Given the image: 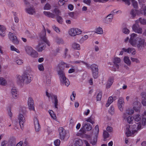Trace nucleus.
Instances as JSON below:
<instances>
[{
	"instance_id": "obj_1",
	"label": "nucleus",
	"mask_w": 146,
	"mask_h": 146,
	"mask_svg": "<svg viewBox=\"0 0 146 146\" xmlns=\"http://www.w3.org/2000/svg\"><path fill=\"white\" fill-rule=\"evenodd\" d=\"M137 35L135 33H133L130 35L129 39L128 37L124 39V42L127 43L128 41L131 45L136 47L138 50L141 52L142 51L146 46V41L145 39L140 38H137Z\"/></svg>"
},
{
	"instance_id": "obj_41",
	"label": "nucleus",
	"mask_w": 146,
	"mask_h": 146,
	"mask_svg": "<svg viewBox=\"0 0 146 146\" xmlns=\"http://www.w3.org/2000/svg\"><path fill=\"white\" fill-rule=\"evenodd\" d=\"M129 53H131L133 55H135L136 54V50L133 48H129Z\"/></svg>"
},
{
	"instance_id": "obj_59",
	"label": "nucleus",
	"mask_w": 146,
	"mask_h": 146,
	"mask_svg": "<svg viewBox=\"0 0 146 146\" xmlns=\"http://www.w3.org/2000/svg\"><path fill=\"white\" fill-rule=\"evenodd\" d=\"M99 132L98 126V125H96L95 127V133L96 135H98Z\"/></svg>"
},
{
	"instance_id": "obj_31",
	"label": "nucleus",
	"mask_w": 146,
	"mask_h": 146,
	"mask_svg": "<svg viewBox=\"0 0 146 146\" xmlns=\"http://www.w3.org/2000/svg\"><path fill=\"white\" fill-rule=\"evenodd\" d=\"M97 94L96 96V99L97 101L100 100L102 97V92L100 91H97L96 92Z\"/></svg>"
},
{
	"instance_id": "obj_61",
	"label": "nucleus",
	"mask_w": 146,
	"mask_h": 146,
	"mask_svg": "<svg viewBox=\"0 0 146 146\" xmlns=\"http://www.w3.org/2000/svg\"><path fill=\"white\" fill-rule=\"evenodd\" d=\"M141 103L143 106H146V98H142Z\"/></svg>"
},
{
	"instance_id": "obj_47",
	"label": "nucleus",
	"mask_w": 146,
	"mask_h": 146,
	"mask_svg": "<svg viewBox=\"0 0 146 146\" xmlns=\"http://www.w3.org/2000/svg\"><path fill=\"white\" fill-rule=\"evenodd\" d=\"M131 59L132 62H135L136 63H139L140 62L139 60L137 58L131 57Z\"/></svg>"
},
{
	"instance_id": "obj_22",
	"label": "nucleus",
	"mask_w": 146,
	"mask_h": 146,
	"mask_svg": "<svg viewBox=\"0 0 146 146\" xmlns=\"http://www.w3.org/2000/svg\"><path fill=\"white\" fill-rule=\"evenodd\" d=\"M113 16L112 14H110L108 15L105 19V23L106 24H109L112 21Z\"/></svg>"
},
{
	"instance_id": "obj_36",
	"label": "nucleus",
	"mask_w": 146,
	"mask_h": 146,
	"mask_svg": "<svg viewBox=\"0 0 146 146\" xmlns=\"http://www.w3.org/2000/svg\"><path fill=\"white\" fill-rule=\"evenodd\" d=\"M65 64V63L63 61H61L60 63L58 65L57 68V70H61V69L62 68V66Z\"/></svg>"
},
{
	"instance_id": "obj_49",
	"label": "nucleus",
	"mask_w": 146,
	"mask_h": 146,
	"mask_svg": "<svg viewBox=\"0 0 146 146\" xmlns=\"http://www.w3.org/2000/svg\"><path fill=\"white\" fill-rule=\"evenodd\" d=\"M51 6L48 3H47L45 5L44 9V10H49L50 9Z\"/></svg>"
},
{
	"instance_id": "obj_4",
	"label": "nucleus",
	"mask_w": 146,
	"mask_h": 146,
	"mask_svg": "<svg viewBox=\"0 0 146 146\" xmlns=\"http://www.w3.org/2000/svg\"><path fill=\"white\" fill-rule=\"evenodd\" d=\"M57 72L61 83L64 84L66 86H68L70 84V82L65 77V73L64 71L62 70H58Z\"/></svg>"
},
{
	"instance_id": "obj_37",
	"label": "nucleus",
	"mask_w": 146,
	"mask_h": 146,
	"mask_svg": "<svg viewBox=\"0 0 146 146\" xmlns=\"http://www.w3.org/2000/svg\"><path fill=\"white\" fill-rule=\"evenodd\" d=\"M73 48L75 49L80 50V46L79 44L76 43H74L72 46Z\"/></svg>"
},
{
	"instance_id": "obj_20",
	"label": "nucleus",
	"mask_w": 146,
	"mask_h": 146,
	"mask_svg": "<svg viewBox=\"0 0 146 146\" xmlns=\"http://www.w3.org/2000/svg\"><path fill=\"white\" fill-rule=\"evenodd\" d=\"M34 123L35 125V129L36 132H39L40 129V127L38 121L36 118L34 119Z\"/></svg>"
},
{
	"instance_id": "obj_52",
	"label": "nucleus",
	"mask_w": 146,
	"mask_h": 146,
	"mask_svg": "<svg viewBox=\"0 0 146 146\" xmlns=\"http://www.w3.org/2000/svg\"><path fill=\"white\" fill-rule=\"evenodd\" d=\"M11 49L12 51H16L17 53H19L20 52L16 48H15V47L13 45H12L11 46Z\"/></svg>"
},
{
	"instance_id": "obj_46",
	"label": "nucleus",
	"mask_w": 146,
	"mask_h": 146,
	"mask_svg": "<svg viewBox=\"0 0 146 146\" xmlns=\"http://www.w3.org/2000/svg\"><path fill=\"white\" fill-rule=\"evenodd\" d=\"M93 118L92 116H90L89 118L86 119V121L88 122H90L92 124H93L94 122L93 120Z\"/></svg>"
},
{
	"instance_id": "obj_55",
	"label": "nucleus",
	"mask_w": 146,
	"mask_h": 146,
	"mask_svg": "<svg viewBox=\"0 0 146 146\" xmlns=\"http://www.w3.org/2000/svg\"><path fill=\"white\" fill-rule=\"evenodd\" d=\"M61 49V48L60 47L57 48L54 51V53L55 55H56L57 54L60 52Z\"/></svg>"
},
{
	"instance_id": "obj_16",
	"label": "nucleus",
	"mask_w": 146,
	"mask_h": 146,
	"mask_svg": "<svg viewBox=\"0 0 146 146\" xmlns=\"http://www.w3.org/2000/svg\"><path fill=\"white\" fill-rule=\"evenodd\" d=\"M11 93L12 97L15 99H16L17 98L18 95L17 90L15 87H13L11 90Z\"/></svg>"
},
{
	"instance_id": "obj_50",
	"label": "nucleus",
	"mask_w": 146,
	"mask_h": 146,
	"mask_svg": "<svg viewBox=\"0 0 146 146\" xmlns=\"http://www.w3.org/2000/svg\"><path fill=\"white\" fill-rule=\"evenodd\" d=\"M56 17L57 21L60 23H62V19L60 16H57Z\"/></svg>"
},
{
	"instance_id": "obj_42",
	"label": "nucleus",
	"mask_w": 146,
	"mask_h": 146,
	"mask_svg": "<svg viewBox=\"0 0 146 146\" xmlns=\"http://www.w3.org/2000/svg\"><path fill=\"white\" fill-rule=\"evenodd\" d=\"M133 5L135 9H137L138 7L137 2L135 0H131Z\"/></svg>"
},
{
	"instance_id": "obj_56",
	"label": "nucleus",
	"mask_w": 146,
	"mask_h": 146,
	"mask_svg": "<svg viewBox=\"0 0 146 146\" xmlns=\"http://www.w3.org/2000/svg\"><path fill=\"white\" fill-rule=\"evenodd\" d=\"M54 11L57 16H59L60 15V12L57 9H54Z\"/></svg>"
},
{
	"instance_id": "obj_30",
	"label": "nucleus",
	"mask_w": 146,
	"mask_h": 146,
	"mask_svg": "<svg viewBox=\"0 0 146 146\" xmlns=\"http://www.w3.org/2000/svg\"><path fill=\"white\" fill-rule=\"evenodd\" d=\"M124 62L128 66H130L131 64V61L129 57L128 56H125L124 58Z\"/></svg>"
},
{
	"instance_id": "obj_45",
	"label": "nucleus",
	"mask_w": 146,
	"mask_h": 146,
	"mask_svg": "<svg viewBox=\"0 0 146 146\" xmlns=\"http://www.w3.org/2000/svg\"><path fill=\"white\" fill-rule=\"evenodd\" d=\"M122 31L123 33L127 35L128 34L130 33L129 30L126 28H123Z\"/></svg>"
},
{
	"instance_id": "obj_17",
	"label": "nucleus",
	"mask_w": 146,
	"mask_h": 146,
	"mask_svg": "<svg viewBox=\"0 0 146 146\" xmlns=\"http://www.w3.org/2000/svg\"><path fill=\"white\" fill-rule=\"evenodd\" d=\"M136 24H134L132 26V29L135 33L141 34L142 33V30L141 27H138L136 25Z\"/></svg>"
},
{
	"instance_id": "obj_3",
	"label": "nucleus",
	"mask_w": 146,
	"mask_h": 146,
	"mask_svg": "<svg viewBox=\"0 0 146 146\" xmlns=\"http://www.w3.org/2000/svg\"><path fill=\"white\" fill-rule=\"evenodd\" d=\"M32 75L26 73H25L23 75L19 76L17 77V81L19 83L25 82L27 84L30 83L32 80Z\"/></svg>"
},
{
	"instance_id": "obj_15",
	"label": "nucleus",
	"mask_w": 146,
	"mask_h": 146,
	"mask_svg": "<svg viewBox=\"0 0 146 146\" xmlns=\"http://www.w3.org/2000/svg\"><path fill=\"white\" fill-rule=\"evenodd\" d=\"M46 48V46L42 42H40L39 44L37 45L35 47V48L39 52H41Z\"/></svg>"
},
{
	"instance_id": "obj_48",
	"label": "nucleus",
	"mask_w": 146,
	"mask_h": 146,
	"mask_svg": "<svg viewBox=\"0 0 146 146\" xmlns=\"http://www.w3.org/2000/svg\"><path fill=\"white\" fill-rule=\"evenodd\" d=\"M68 0H59L58 3L59 5L61 6L63 5L65 2H67Z\"/></svg>"
},
{
	"instance_id": "obj_10",
	"label": "nucleus",
	"mask_w": 146,
	"mask_h": 146,
	"mask_svg": "<svg viewBox=\"0 0 146 146\" xmlns=\"http://www.w3.org/2000/svg\"><path fill=\"white\" fill-rule=\"evenodd\" d=\"M44 30H43L40 33V40L43 41L45 42L49 46L50 45L49 42L47 40V38L46 37V33L45 29L44 27H43Z\"/></svg>"
},
{
	"instance_id": "obj_23",
	"label": "nucleus",
	"mask_w": 146,
	"mask_h": 146,
	"mask_svg": "<svg viewBox=\"0 0 146 146\" xmlns=\"http://www.w3.org/2000/svg\"><path fill=\"white\" fill-rule=\"evenodd\" d=\"M26 11L27 13L30 15H33L35 13V10L33 6L26 8Z\"/></svg>"
},
{
	"instance_id": "obj_2",
	"label": "nucleus",
	"mask_w": 146,
	"mask_h": 146,
	"mask_svg": "<svg viewBox=\"0 0 146 146\" xmlns=\"http://www.w3.org/2000/svg\"><path fill=\"white\" fill-rule=\"evenodd\" d=\"M137 125H127L125 128V133L127 137H129L132 135L137 133V131L140 130L141 128V124L140 123H139Z\"/></svg>"
},
{
	"instance_id": "obj_11",
	"label": "nucleus",
	"mask_w": 146,
	"mask_h": 146,
	"mask_svg": "<svg viewBox=\"0 0 146 146\" xmlns=\"http://www.w3.org/2000/svg\"><path fill=\"white\" fill-rule=\"evenodd\" d=\"M46 96L49 98H54V106L56 108H57V105L58 103V100L56 96L52 94H50L48 93L47 92H46Z\"/></svg>"
},
{
	"instance_id": "obj_18",
	"label": "nucleus",
	"mask_w": 146,
	"mask_h": 146,
	"mask_svg": "<svg viewBox=\"0 0 146 146\" xmlns=\"http://www.w3.org/2000/svg\"><path fill=\"white\" fill-rule=\"evenodd\" d=\"M92 127L90 124L88 123H86L83 127V129H84L83 132V133H84L85 131H90L92 130Z\"/></svg>"
},
{
	"instance_id": "obj_13",
	"label": "nucleus",
	"mask_w": 146,
	"mask_h": 146,
	"mask_svg": "<svg viewBox=\"0 0 146 146\" xmlns=\"http://www.w3.org/2000/svg\"><path fill=\"white\" fill-rule=\"evenodd\" d=\"M18 120L21 128L23 127V124L25 121L24 116L23 114L20 113L19 115Z\"/></svg>"
},
{
	"instance_id": "obj_63",
	"label": "nucleus",
	"mask_w": 146,
	"mask_h": 146,
	"mask_svg": "<svg viewBox=\"0 0 146 146\" xmlns=\"http://www.w3.org/2000/svg\"><path fill=\"white\" fill-rule=\"evenodd\" d=\"M16 62L18 65H21L23 63V60L21 59L17 60Z\"/></svg>"
},
{
	"instance_id": "obj_29",
	"label": "nucleus",
	"mask_w": 146,
	"mask_h": 146,
	"mask_svg": "<svg viewBox=\"0 0 146 146\" xmlns=\"http://www.w3.org/2000/svg\"><path fill=\"white\" fill-rule=\"evenodd\" d=\"M113 80L114 78L113 77H110L106 85L107 88H108L110 87L112 84Z\"/></svg>"
},
{
	"instance_id": "obj_53",
	"label": "nucleus",
	"mask_w": 146,
	"mask_h": 146,
	"mask_svg": "<svg viewBox=\"0 0 146 146\" xmlns=\"http://www.w3.org/2000/svg\"><path fill=\"white\" fill-rule=\"evenodd\" d=\"M54 143L56 146H58L60 144V140L57 139L54 141Z\"/></svg>"
},
{
	"instance_id": "obj_54",
	"label": "nucleus",
	"mask_w": 146,
	"mask_h": 146,
	"mask_svg": "<svg viewBox=\"0 0 146 146\" xmlns=\"http://www.w3.org/2000/svg\"><path fill=\"white\" fill-rule=\"evenodd\" d=\"M38 70L40 71H43L44 70V67L42 64H40L38 66Z\"/></svg>"
},
{
	"instance_id": "obj_35",
	"label": "nucleus",
	"mask_w": 146,
	"mask_h": 146,
	"mask_svg": "<svg viewBox=\"0 0 146 146\" xmlns=\"http://www.w3.org/2000/svg\"><path fill=\"white\" fill-rule=\"evenodd\" d=\"M95 33L101 35L103 33L102 29L100 27H98L95 29Z\"/></svg>"
},
{
	"instance_id": "obj_33",
	"label": "nucleus",
	"mask_w": 146,
	"mask_h": 146,
	"mask_svg": "<svg viewBox=\"0 0 146 146\" xmlns=\"http://www.w3.org/2000/svg\"><path fill=\"white\" fill-rule=\"evenodd\" d=\"M43 13L46 16H47L49 17L53 18L55 17V15L50 12L44 11V12Z\"/></svg>"
},
{
	"instance_id": "obj_60",
	"label": "nucleus",
	"mask_w": 146,
	"mask_h": 146,
	"mask_svg": "<svg viewBox=\"0 0 146 146\" xmlns=\"http://www.w3.org/2000/svg\"><path fill=\"white\" fill-rule=\"evenodd\" d=\"M56 42L58 44H62L63 43V40L62 39L59 38H57Z\"/></svg>"
},
{
	"instance_id": "obj_58",
	"label": "nucleus",
	"mask_w": 146,
	"mask_h": 146,
	"mask_svg": "<svg viewBox=\"0 0 146 146\" xmlns=\"http://www.w3.org/2000/svg\"><path fill=\"white\" fill-rule=\"evenodd\" d=\"M52 28L53 29L56 31L57 33H59L60 32L59 29L55 25H54L52 26Z\"/></svg>"
},
{
	"instance_id": "obj_34",
	"label": "nucleus",
	"mask_w": 146,
	"mask_h": 146,
	"mask_svg": "<svg viewBox=\"0 0 146 146\" xmlns=\"http://www.w3.org/2000/svg\"><path fill=\"white\" fill-rule=\"evenodd\" d=\"M29 55L33 58H37L38 57V54L37 52L34 50Z\"/></svg>"
},
{
	"instance_id": "obj_26",
	"label": "nucleus",
	"mask_w": 146,
	"mask_h": 146,
	"mask_svg": "<svg viewBox=\"0 0 146 146\" xmlns=\"http://www.w3.org/2000/svg\"><path fill=\"white\" fill-rule=\"evenodd\" d=\"M83 144V142L81 140L76 139L75 140V143L71 146H81Z\"/></svg>"
},
{
	"instance_id": "obj_19",
	"label": "nucleus",
	"mask_w": 146,
	"mask_h": 146,
	"mask_svg": "<svg viewBox=\"0 0 146 146\" xmlns=\"http://www.w3.org/2000/svg\"><path fill=\"white\" fill-rule=\"evenodd\" d=\"M134 113V111L133 110L128 109L126 110L125 113H124L123 115V117L125 119L127 117V115L132 114Z\"/></svg>"
},
{
	"instance_id": "obj_7",
	"label": "nucleus",
	"mask_w": 146,
	"mask_h": 146,
	"mask_svg": "<svg viewBox=\"0 0 146 146\" xmlns=\"http://www.w3.org/2000/svg\"><path fill=\"white\" fill-rule=\"evenodd\" d=\"M121 62V59L118 57H115L113 60L114 65L113 67L112 70L115 71L119 68V64Z\"/></svg>"
},
{
	"instance_id": "obj_14",
	"label": "nucleus",
	"mask_w": 146,
	"mask_h": 146,
	"mask_svg": "<svg viewBox=\"0 0 146 146\" xmlns=\"http://www.w3.org/2000/svg\"><path fill=\"white\" fill-rule=\"evenodd\" d=\"M28 103L29 109L30 110H35V108L34 102L33 99L31 98H29Z\"/></svg>"
},
{
	"instance_id": "obj_8",
	"label": "nucleus",
	"mask_w": 146,
	"mask_h": 146,
	"mask_svg": "<svg viewBox=\"0 0 146 146\" xmlns=\"http://www.w3.org/2000/svg\"><path fill=\"white\" fill-rule=\"evenodd\" d=\"M59 134V138L62 140H64L66 136L67 133L66 131L62 127H60L58 129Z\"/></svg>"
},
{
	"instance_id": "obj_32",
	"label": "nucleus",
	"mask_w": 146,
	"mask_h": 146,
	"mask_svg": "<svg viewBox=\"0 0 146 146\" xmlns=\"http://www.w3.org/2000/svg\"><path fill=\"white\" fill-rule=\"evenodd\" d=\"M133 119L136 121H138L141 119V116L139 114H137L134 115L133 116Z\"/></svg>"
},
{
	"instance_id": "obj_6",
	"label": "nucleus",
	"mask_w": 146,
	"mask_h": 146,
	"mask_svg": "<svg viewBox=\"0 0 146 146\" xmlns=\"http://www.w3.org/2000/svg\"><path fill=\"white\" fill-rule=\"evenodd\" d=\"M82 31L81 30L78 28H72L68 31L69 35L72 36H75L77 35L81 34Z\"/></svg>"
},
{
	"instance_id": "obj_24",
	"label": "nucleus",
	"mask_w": 146,
	"mask_h": 146,
	"mask_svg": "<svg viewBox=\"0 0 146 146\" xmlns=\"http://www.w3.org/2000/svg\"><path fill=\"white\" fill-rule=\"evenodd\" d=\"M139 12L140 14H143L146 16V6L143 5L141 9L138 10V13Z\"/></svg>"
},
{
	"instance_id": "obj_39",
	"label": "nucleus",
	"mask_w": 146,
	"mask_h": 146,
	"mask_svg": "<svg viewBox=\"0 0 146 146\" xmlns=\"http://www.w3.org/2000/svg\"><path fill=\"white\" fill-rule=\"evenodd\" d=\"M51 117L54 119H56V116L55 114L52 110H50L48 111Z\"/></svg>"
},
{
	"instance_id": "obj_27",
	"label": "nucleus",
	"mask_w": 146,
	"mask_h": 146,
	"mask_svg": "<svg viewBox=\"0 0 146 146\" xmlns=\"http://www.w3.org/2000/svg\"><path fill=\"white\" fill-rule=\"evenodd\" d=\"M6 28L3 26L1 25L0 27V35L4 37L5 36V32Z\"/></svg>"
},
{
	"instance_id": "obj_40",
	"label": "nucleus",
	"mask_w": 146,
	"mask_h": 146,
	"mask_svg": "<svg viewBox=\"0 0 146 146\" xmlns=\"http://www.w3.org/2000/svg\"><path fill=\"white\" fill-rule=\"evenodd\" d=\"M7 146H14V142L12 139H10L7 142Z\"/></svg>"
},
{
	"instance_id": "obj_64",
	"label": "nucleus",
	"mask_w": 146,
	"mask_h": 146,
	"mask_svg": "<svg viewBox=\"0 0 146 146\" xmlns=\"http://www.w3.org/2000/svg\"><path fill=\"white\" fill-rule=\"evenodd\" d=\"M88 36L87 35H85L81 38L80 39V41H83L85 40L88 39Z\"/></svg>"
},
{
	"instance_id": "obj_21",
	"label": "nucleus",
	"mask_w": 146,
	"mask_h": 146,
	"mask_svg": "<svg viewBox=\"0 0 146 146\" xmlns=\"http://www.w3.org/2000/svg\"><path fill=\"white\" fill-rule=\"evenodd\" d=\"M140 23L141 25H146V19L145 18L140 17L135 21V24L137 25Z\"/></svg>"
},
{
	"instance_id": "obj_12",
	"label": "nucleus",
	"mask_w": 146,
	"mask_h": 146,
	"mask_svg": "<svg viewBox=\"0 0 146 146\" xmlns=\"http://www.w3.org/2000/svg\"><path fill=\"white\" fill-rule=\"evenodd\" d=\"M124 104L123 98L122 97L119 98L118 101L117 105L119 109L121 111H123V106L124 105Z\"/></svg>"
},
{
	"instance_id": "obj_51",
	"label": "nucleus",
	"mask_w": 146,
	"mask_h": 146,
	"mask_svg": "<svg viewBox=\"0 0 146 146\" xmlns=\"http://www.w3.org/2000/svg\"><path fill=\"white\" fill-rule=\"evenodd\" d=\"M109 112L111 114H113L114 113V109L113 107H111L109 110Z\"/></svg>"
},
{
	"instance_id": "obj_28",
	"label": "nucleus",
	"mask_w": 146,
	"mask_h": 146,
	"mask_svg": "<svg viewBox=\"0 0 146 146\" xmlns=\"http://www.w3.org/2000/svg\"><path fill=\"white\" fill-rule=\"evenodd\" d=\"M25 49L27 53L29 55L34 50L31 47L27 46L25 47Z\"/></svg>"
},
{
	"instance_id": "obj_25",
	"label": "nucleus",
	"mask_w": 146,
	"mask_h": 146,
	"mask_svg": "<svg viewBox=\"0 0 146 146\" xmlns=\"http://www.w3.org/2000/svg\"><path fill=\"white\" fill-rule=\"evenodd\" d=\"M137 11L138 12V11H137L136 10L132 9L130 12V14L131 15V17L132 19H134L136 16ZM140 13L139 12L138 13H137V15H139Z\"/></svg>"
},
{
	"instance_id": "obj_57",
	"label": "nucleus",
	"mask_w": 146,
	"mask_h": 146,
	"mask_svg": "<svg viewBox=\"0 0 146 146\" xmlns=\"http://www.w3.org/2000/svg\"><path fill=\"white\" fill-rule=\"evenodd\" d=\"M103 135L104 138H107L109 137V134L107 131H104Z\"/></svg>"
},
{
	"instance_id": "obj_5",
	"label": "nucleus",
	"mask_w": 146,
	"mask_h": 146,
	"mask_svg": "<svg viewBox=\"0 0 146 146\" xmlns=\"http://www.w3.org/2000/svg\"><path fill=\"white\" fill-rule=\"evenodd\" d=\"M90 68L93 77L95 79L97 78L98 76V66L95 64H93L91 66Z\"/></svg>"
},
{
	"instance_id": "obj_62",
	"label": "nucleus",
	"mask_w": 146,
	"mask_h": 146,
	"mask_svg": "<svg viewBox=\"0 0 146 146\" xmlns=\"http://www.w3.org/2000/svg\"><path fill=\"white\" fill-rule=\"evenodd\" d=\"M76 96V94L75 93V92L74 91L73 92H72V95L71 96H70V98L72 100V99L73 100H74L75 98V97Z\"/></svg>"
},
{
	"instance_id": "obj_43",
	"label": "nucleus",
	"mask_w": 146,
	"mask_h": 146,
	"mask_svg": "<svg viewBox=\"0 0 146 146\" xmlns=\"http://www.w3.org/2000/svg\"><path fill=\"white\" fill-rule=\"evenodd\" d=\"M127 115V117L125 118L124 119H127V122L129 123H132V122L133 121V117L132 118L131 117Z\"/></svg>"
},
{
	"instance_id": "obj_44",
	"label": "nucleus",
	"mask_w": 146,
	"mask_h": 146,
	"mask_svg": "<svg viewBox=\"0 0 146 146\" xmlns=\"http://www.w3.org/2000/svg\"><path fill=\"white\" fill-rule=\"evenodd\" d=\"M97 141V137H96L92 139L90 141V143L93 145H95L96 144Z\"/></svg>"
},
{
	"instance_id": "obj_38",
	"label": "nucleus",
	"mask_w": 146,
	"mask_h": 146,
	"mask_svg": "<svg viewBox=\"0 0 146 146\" xmlns=\"http://www.w3.org/2000/svg\"><path fill=\"white\" fill-rule=\"evenodd\" d=\"M7 81L5 79L2 77H0V84L4 86L7 84Z\"/></svg>"
},
{
	"instance_id": "obj_9",
	"label": "nucleus",
	"mask_w": 146,
	"mask_h": 146,
	"mask_svg": "<svg viewBox=\"0 0 146 146\" xmlns=\"http://www.w3.org/2000/svg\"><path fill=\"white\" fill-rule=\"evenodd\" d=\"M8 36L10 40L14 44H19V41L13 33L9 32Z\"/></svg>"
}]
</instances>
